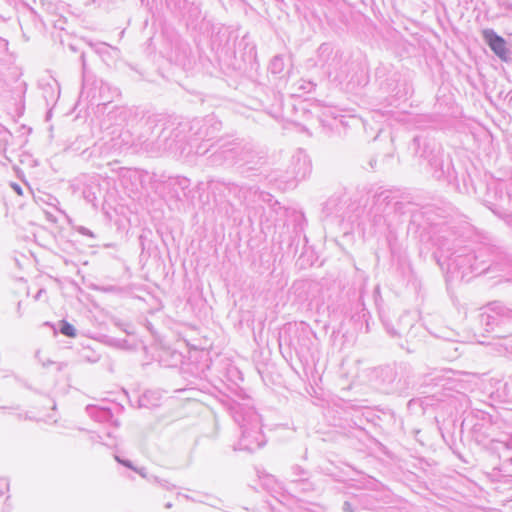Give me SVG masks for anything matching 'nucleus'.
<instances>
[{
	"instance_id": "nucleus-1",
	"label": "nucleus",
	"mask_w": 512,
	"mask_h": 512,
	"mask_svg": "<svg viewBox=\"0 0 512 512\" xmlns=\"http://www.w3.org/2000/svg\"><path fill=\"white\" fill-rule=\"evenodd\" d=\"M222 129V122L213 114L195 118L190 122H180L176 118L160 115L149 116L138 136V144L147 153H182L187 143V132L196 139L211 141Z\"/></svg>"
},
{
	"instance_id": "nucleus-2",
	"label": "nucleus",
	"mask_w": 512,
	"mask_h": 512,
	"mask_svg": "<svg viewBox=\"0 0 512 512\" xmlns=\"http://www.w3.org/2000/svg\"><path fill=\"white\" fill-rule=\"evenodd\" d=\"M430 211V208L400 201L394 191L380 188L372 195L367 218L374 233H385L392 232L401 218L408 215V231L417 233L428 231L426 217L429 218Z\"/></svg>"
},
{
	"instance_id": "nucleus-3",
	"label": "nucleus",
	"mask_w": 512,
	"mask_h": 512,
	"mask_svg": "<svg viewBox=\"0 0 512 512\" xmlns=\"http://www.w3.org/2000/svg\"><path fill=\"white\" fill-rule=\"evenodd\" d=\"M421 386L424 387V403L436 406L447 414L466 413L470 405L468 396L461 391L464 384L449 377L442 372H433L423 378Z\"/></svg>"
},
{
	"instance_id": "nucleus-4",
	"label": "nucleus",
	"mask_w": 512,
	"mask_h": 512,
	"mask_svg": "<svg viewBox=\"0 0 512 512\" xmlns=\"http://www.w3.org/2000/svg\"><path fill=\"white\" fill-rule=\"evenodd\" d=\"M409 149L413 151L418 159L419 165L427 163L432 176L437 180H446L451 183L457 179L452 159L445 154L439 144L426 136H415L410 143Z\"/></svg>"
},
{
	"instance_id": "nucleus-5",
	"label": "nucleus",
	"mask_w": 512,
	"mask_h": 512,
	"mask_svg": "<svg viewBox=\"0 0 512 512\" xmlns=\"http://www.w3.org/2000/svg\"><path fill=\"white\" fill-rule=\"evenodd\" d=\"M230 411L241 432L239 441L234 449L253 453L263 447L266 444V439L262 433L260 415L254 407L235 402L231 405Z\"/></svg>"
},
{
	"instance_id": "nucleus-6",
	"label": "nucleus",
	"mask_w": 512,
	"mask_h": 512,
	"mask_svg": "<svg viewBox=\"0 0 512 512\" xmlns=\"http://www.w3.org/2000/svg\"><path fill=\"white\" fill-rule=\"evenodd\" d=\"M370 378L375 386L385 394L408 396L415 383L412 366L407 362L381 365L371 370Z\"/></svg>"
},
{
	"instance_id": "nucleus-7",
	"label": "nucleus",
	"mask_w": 512,
	"mask_h": 512,
	"mask_svg": "<svg viewBox=\"0 0 512 512\" xmlns=\"http://www.w3.org/2000/svg\"><path fill=\"white\" fill-rule=\"evenodd\" d=\"M457 239H453L452 242L445 235H441L438 238L439 241V252L437 262L439 265L446 264L447 270L450 273L459 272L461 277H465L469 273L480 275L486 272L489 268L486 261H479V256L474 251H467L466 249L454 250L450 244L454 246V242Z\"/></svg>"
},
{
	"instance_id": "nucleus-8",
	"label": "nucleus",
	"mask_w": 512,
	"mask_h": 512,
	"mask_svg": "<svg viewBox=\"0 0 512 512\" xmlns=\"http://www.w3.org/2000/svg\"><path fill=\"white\" fill-rule=\"evenodd\" d=\"M375 79L383 93L388 94L389 105L397 106L412 93L411 85L392 64L381 63L375 69Z\"/></svg>"
},
{
	"instance_id": "nucleus-9",
	"label": "nucleus",
	"mask_w": 512,
	"mask_h": 512,
	"mask_svg": "<svg viewBox=\"0 0 512 512\" xmlns=\"http://www.w3.org/2000/svg\"><path fill=\"white\" fill-rule=\"evenodd\" d=\"M209 152L211 153L207 156V164L212 167L233 166L237 164V157L241 153L237 150L235 139L224 138H219L209 146L199 144L195 149L197 155H206Z\"/></svg>"
},
{
	"instance_id": "nucleus-10",
	"label": "nucleus",
	"mask_w": 512,
	"mask_h": 512,
	"mask_svg": "<svg viewBox=\"0 0 512 512\" xmlns=\"http://www.w3.org/2000/svg\"><path fill=\"white\" fill-rule=\"evenodd\" d=\"M367 212L365 208L362 209L361 213L358 209H354L353 205H348V198L345 195L334 194L324 204L322 213L325 217H335L340 221H347L349 223L357 222L358 225H365L369 223L367 218Z\"/></svg>"
},
{
	"instance_id": "nucleus-11",
	"label": "nucleus",
	"mask_w": 512,
	"mask_h": 512,
	"mask_svg": "<svg viewBox=\"0 0 512 512\" xmlns=\"http://www.w3.org/2000/svg\"><path fill=\"white\" fill-rule=\"evenodd\" d=\"M210 188L213 193L224 196L228 201L233 199L245 206H250L259 196L258 188L254 185H238L224 180H212Z\"/></svg>"
},
{
	"instance_id": "nucleus-12",
	"label": "nucleus",
	"mask_w": 512,
	"mask_h": 512,
	"mask_svg": "<svg viewBox=\"0 0 512 512\" xmlns=\"http://www.w3.org/2000/svg\"><path fill=\"white\" fill-rule=\"evenodd\" d=\"M512 319V308H508L501 301L490 302L479 315L481 326L488 333H500V326Z\"/></svg>"
},
{
	"instance_id": "nucleus-13",
	"label": "nucleus",
	"mask_w": 512,
	"mask_h": 512,
	"mask_svg": "<svg viewBox=\"0 0 512 512\" xmlns=\"http://www.w3.org/2000/svg\"><path fill=\"white\" fill-rule=\"evenodd\" d=\"M311 330L308 325L304 323L289 324L284 329L283 335L280 336V346L282 342L287 344L293 349L296 354H302L309 350Z\"/></svg>"
},
{
	"instance_id": "nucleus-14",
	"label": "nucleus",
	"mask_w": 512,
	"mask_h": 512,
	"mask_svg": "<svg viewBox=\"0 0 512 512\" xmlns=\"http://www.w3.org/2000/svg\"><path fill=\"white\" fill-rule=\"evenodd\" d=\"M181 19L185 22L188 29L202 34L210 30V21L206 18V13L202 11L201 4L192 1L187 7Z\"/></svg>"
},
{
	"instance_id": "nucleus-15",
	"label": "nucleus",
	"mask_w": 512,
	"mask_h": 512,
	"mask_svg": "<svg viewBox=\"0 0 512 512\" xmlns=\"http://www.w3.org/2000/svg\"><path fill=\"white\" fill-rule=\"evenodd\" d=\"M311 170L312 165L309 156L304 150L298 149L290 159L285 179L287 182L293 181L294 183L305 179L311 173Z\"/></svg>"
},
{
	"instance_id": "nucleus-16",
	"label": "nucleus",
	"mask_w": 512,
	"mask_h": 512,
	"mask_svg": "<svg viewBox=\"0 0 512 512\" xmlns=\"http://www.w3.org/2000/svg\"><path fill=\"white\" fill-rule=\"evenodd\" d=\"M482 38L491 51L502 61L508 62L512 59V52L507 47L506 40L498 35L493 29L487 28L482 31Z\"/></svg>"
},
{
	"instance_id": "nucleus-17",
	"label": "nucleus",
	"mask_w": 512,
	"mask_h": 512,
	"mask_svg": "<svg viewBox=\"0 0 512 512\" xmlns=\"http://www.w3.org/2000/svg\"><path fill=\"white\" fill-rule=\"evenodd\" d=\"M318 62L327 69L329 74L336 70L340 64L341 54L339 50L334 51L330 43H322L317 50Z\"/></svg>"
},
{
	"instance_id": "nucleus-18",
	"label": "nucleus",
	"mask_w": 512,
	"mask_h": 512,
	"mask_svg": "<svg viewBox=\"0 0 512 512\" xmlns=\"http://www.w3.org/2000/svg\"><path fill=\"white\" fill-rule=\"evenodd\" d=\"M491 396L503 403H512V376L503 379H492Z\"/></svg>"
},
{
	"instance_id": "nucleus-19",
	"label": "nucleus",
	"mask_w": 512,
	"mask_h": 512,
	"mask_svg": "<svg viewBox=\"0 0 512 512\" xmlns=\"http://www.w3.org/2000/svg\"><path fill=\"white\" fill-rule=\"evenodd\" d=\"M86 412L89 417L99 423H111L114 426L118 427L119 422L114 418L113 413L110 408L97 406V405H87Z\"/></svg>"
},
{
	"instance_id": "nucleus-20",
	"label": "nucleus",
	"mask_w": 512,
	"mask_h": 512,
	"mask_svg": "<svg viewBox=\"0 0 512 512\" xmlns=\"http://www.w3.org/2000/svg\"><path fill=\"white\" fill-rule=\"evenodd\" d=\"M412 317L409 313H404L400 318L398 322V328L395 329L390 323L383 320V324L385 326L386 331L392 336V337H398L402 336L403 334H408L410 332V329L414 328V325L412 324Z\"/></svg>"
},
{
	"instance_id": "nucleus-21",
	"label": "nucleus",
	"mask_w": 512,
	"mask_h": 512,
	"mask_svg": "<svg viewBox=\"0 0 512 512\" xmlns=\"http://www.w3.org/2000/svg\"><path fill=\"white\" fill-rule=\"evenodd\" d=\"M424 208H430L432 211L429 213V218L426 217L428 230L437 229L436 232H445L444 229L447 226V223L444 221L445 216L443 215V210L437 208L433 205L424 206Z\"/></svg>"
},
{
	"instance_id": "nucleus-22",
	"label": "nucleus",
	"mask_w": 512,
	"mask_h": 512,
	"mask_svg": "<svg viewBox=\"0 0 512 512\" xmlns=\"http://www.w3.org/2000/svg\"><path fill=\"white\" fill-rule=\"evenodd\" d=\"M497 341L493 344L495 350L500 355H511L512 356V334L504 336L501 333H496L493 336Z\"/></svg>"
},
{
	"instance_id": "nucleus-23",
	"label": "nucleus",
	"mask_w": 512,
	"mask_h": 512,
	"mask_svg": "<svg viewBox=\"0 0 512 512\" xmlns=\"http://www.w3.org/2000/svg\"><path fill=\"white\" fill-rule=\"evenodd\" d=\"M190 3L188 0H165L167 9L178 17L183 16Z\"/></svg>"
},
{
	"instance_id": "nucleus-24",
	"label": "nucleus",
	"mask_w": 512,
	"mask_h": 512,
	"mask_svg": "<svg viewBox=\"0 0 512 512\" xmlns=\"http://www.w3.org/2000/svg\"><path fill=\"white\" fill-rule=\"evenodd\" d=\"M235 145H237V150L241 151L239 156L237 157V164H248L251 162L253 158V151L246 144L242 143L238 139H235Z\"/></svg>"
},
{
	"instance_id": "nucleus-25",
	"label": "nucleus",
	"mask_w": 512,
	"mask_h": 512,
	"mask_svg": "<svg viewBox=\"0 0 512 512\" xmlns=\"http://www.w3.org/2000/svg\"><path fill=\"white\" fill-rule=\"evenodd\" d=\"M308 471L302 468L299 465H293L291 467V474H290V485L294 486L300 483L301 481L308 478Z\"/></svg>"
},
{
	"instance_id": "nucleus-26",
	"label": "nucleus",
	"mask_w": 512,
	"mask_h": 512,
	"mask_svg": "<svg viewBox=\"0 0 512 512\" xmlns=\"http://www.w3.org/2000/svg\"><path fill=\"white\" fill-rule=\"evenodd\" d=\"M498 470L505 476L512 477V455H504L500 457Z\"/></svg>"
},
{
	"instance_id": "nucleus-27",
	"label": "nucleus",
	"mask_w": 512,
	"mask_h": 512,
	"mask_svg": "<svg viewBox=\"0 0 512 512\" xmlns=\"http://www.w3.org/2000/svg\"><path fill=\"white\" fill-rule=\"evenodd\" d=\"M285 68V63H284V59L281 55H276L274 56L271 61H270V64H269V71L272 73V74H280L283 72Z\"/></svg>"
},
{
	"instance_id": "nucleus-28",
	"label": "nucleus",
	"mask_w": 512,
	"mask_h": 512,
	"mask_svg": "<svg viewBox=\"0 0 512 512\" xmlns=\"http://www.w3.org/2000/svg\"><path fill=\"white\" fill-rule=\"evenodd\" d=\"M105 344H107L110 347L122 349V350H129L131 349L130 344L126 339H119L115 337H106Z\"/></svg>"
},
{
	"instance_id": "nucleus-29",
	"label": "nucleus",
	"mask_w": 512,
	"mask_h": 512,
	"mask_svg": "<svg viewBox=\"0 0 512 512\" xmlns=\"http://www.w3.org/2000/svg\"><path fill=\"white\" fill-rule=\"evenodd\" d=\"M59 331L62 335L74 338L77 335L75 327L66 320L59 321Z\"/></svg>"
},
{
	"instance_id": "nucleus-30",
	"label": "nucleus",
	"mask_w": 512,
	"mask_h": 512,
	"mask_svg": "<svg viewBox=\"0 0 512 512\" xmlns=\"http://www.w3.org/2000/svg\"><path fill=\"white\" fill-rule=\"evenodd\" d=\"M173 185L178 186L183 192V195H187L186 190H188L190 186V180L186 177H176L173 179Z\"/></svg>"
},
{
	"instance_id": "nucleus-31",
	"label": "nucleus",
	"mask_w": 512,
	"mask_h": 512,
	"mask_svg": "<svg viewBox=\"0 0 512 512\" xmlns=\"http://www.w3.org/2000/svg\"><path fill=\"white\" fill-rule=\"evenodd\" d=\"M470 413L478 420H481L486 423L492 422V416L486 411H483L481 409H473Z\"/></svg>"
},
{
	"instance_id": "nucleus-32",
	"label": "nucleus",
	"mask_w": 512,
	"mask_h": 512,
	"mask_svg": "<svg viewBox=\"0 0 512 512\" xmlns=\"http://www.w3.org/2000/svg\"><path fill=\"white\" fill-rule=\"evenodd\" d=\"M11 136V133L4 126L0 125V150L5 149Z\"/></svg>"
},
{
	"instance_id": "nucleus-33",
	"label": "nucleus",
	"mask_w": 512,
	"mask_h": 512,
	"mask_svg": "<svg viewBox=\"0 0 512 512\" xmlns=\"http://www.w3.org/2000/svg\"><path fill=\"white\" fill-rule=\"evenodd\" d=\"M83 197L85 198V200L87 202L93 204L94 206L96 205L97 195L92 190V188L85 187L84 190H83Z\"/></svg>"
},
{
	"instance_id": "nucleus-34",
	"label": "nucleus",
	"mask_w": 512,
	"mask_h": 512,
	"mask_svg": "<svg viewBox=\"0 0 512 512\" xmlns=\"http://www.w3.org/2000/svg\"><path fill=\"white\" fill-rule=\"evenodd\" d=\"M298 488H300L303 492H308V491L313 490V485L307 478V479L301 481L300 483H298L297 485H294L293 487H291V489H293V490H297Z\"/></svg>"
},
{
	"instance_id": "nucleus-35",
	"label": "nucleus",
	"mask_w": 512,
	"mask_h": 512,
	"mask_svg": "<svg viewBox=\"0 0 512 512\" xmlns=\"http://www.w3.org/2000/svg\"><path fill=\"white\" fill-rule=\"evenodd\" d=\"M114 458L117 461V463H119V464L123 465L124 467L134 471L135 466L133 465L131 460L124 459V458L120 457L119 455H115Z\"/></svg>"
},
{
	"instance_id": "nucleus-36",
	"label": "nucleus",
	"mask_w": 512,
	"mask_h": 512,
	"mask_svg": "<svg viewBox=\"0 0 512 512\" xmlns=\"http://www.w3.org/2000/svg\"><path fill=\"white\" fill-rule=\"evenodd\" d=\"M9 490V481L6 478H0V497Z\"/></svg>"
},
{
	"instance_id": "nucleus-37",
	"label": "nucleus",
	"mask_w": 512,
	"mask_h": 512,
	"mask_svg": "<svg viewBox=\"0 0 512 512\" xmlns=\"http://www.w3.org/2000/svg\"><path fill=\"white\" fill-rule=\"evenodd\" d=\"M350 121H355V118H353V117H345V116H340V118H339V123L343 127L350 126Z\"/></svg>"
},
{
	"instance_id": "nucleus-38",
	"label": "nucleus",
	"mask_w": 512,
	"mask_h": 512,
	"mask_svg": "<svg viewBox=\"0 0 512 512\" xmlns=\"http://www.w3.org/2000/svg\"><path fill=\"white\" fill-rule=\"evenodd\" d=\"M77 230H78V232H79L80 234H82V235H84V236L94 237L93 232H92L90 229H88V228H86V227H84V226H80V227H78V229H77Z\"/></svg>"
},
{
	"instance_id": "nucleus-39",
	"label": "nucleus",
	"mask_w": 512,
	"mask_h": 512,
	"mask_svg": "<svg viewBox=\"0 0 512 512\" xmlns=\"http://www.w3.org/2000/svg\"><path fill=\"white\" fill-rule=\"evenodd\" d=\"M159 486H161L163 489H166L169 491L175 489V487H176L174 484H171L169 481H167L165 479H162Z\"/></svg>"
},
{
	"instance_id": "nucleus-40",
	"label": "nucleus",
	"mask_w": 512,
	"mask_h": 512,
	"mask_svg": "<svg viewBox=\"0 0 512 512\" xmlns=\"http://www.w3.org/2000/svg\"><path fill=\"white\" fill-rule=\"evenodd\" d=\"M316 84L312 81H304V84L301 85V88L306 90V92H311L315 88Z\"/></svg>"
},
{
	"instance_id": "nucleus-41",
	"label": "nucleus",
	"mask_w": 512,
	"mask_h": 512,
	"mask_svg": "<svg viewBox=\"0 0 512 512\" xmlns=\"http://www.w3.org/2000/svg\"><path fill=\"white\" fill-rule=\"evenodd\" d=\"M10 186L13 189V191L15 193H17L18 195H22L23 194V189H22V187L18 183L12 182Z\"/></svg>"
},
{
	"instance_id": "nucleus-42",
	"label": "nucleus",
	"mask_w": 512,
	"mask_h": 512,
	"mask_svg": "<svg viewBox=\"0 0 512 512\" xmlns=\"http://www.w3.org/2000/svg\"><path fill=\"white\" fill-rule=\"evenodd\" d=\"M134 471H135L136 473H138V474H139L141 477H143V478H146V479H148V478H149V476H148V474H147V471H146V468H144V467H141V468H137V467H135Z\"/></svg>"
},
{
	"instance_id": "nucleus-43",
	"label": "nucleus",
	"mask_w": 512,
	"mask_h": 512,
	"mask_svg": "<svg viewBox=\"0 0 512 512\" xmlns=\"http://www.w3.org/2000/svg\"><path fill=\"white\" fill-rule=\"evenodd\" d=\"M343 511H344V512H354V511H353V508H352V505H351V503H350V502L345 501V502L343 503Z\"/></svg>"
},
{
	"instance_id": "nucleus-44",
	"label": "nucleus",
	"mask_w": 512,
	"mask_h": 512,
	"mask_svg": "<svg viewBox=\"0 0 512 512\" xmlns=\"http://www.w3.org/2000/svg\"><path fill=\"white\" fill-rule=\"evenodd\" d=\"M148 480L153 481V482L157 483L158 485H160V482L162 481L161 478H159L158 476H154V475L149 476Z\"/></svg>"
},
{
	"instance_id": "nucleus-45",
	"label": "nucleus",
	"mask_w": 512,
	"mask_h": 512,
	"mask_svg": "<svg viewBox=\"0 0 512 512\" xmlns=\"http://www.w3.org/2000/svg\"><path fill=\"white\" fill-rule=\"evenodd\" d=\"M8 46V41L0 37V48L6 49Z\"/></svg>"
},
{
	"instance_id": "nucleus-46",
	"label": "nucleus",
	"mask_w": 512,
	"mask_h": 512,
	"mask_svg": "<svg viewBox=\"0 0 512 512\" xmlns=\"http://www.w3.org/2000/svg\"><path fill=\"white\" fill-rule=\"evenodd\" d=\"M80 58H81V61H82V66H83V75H85V68H86L85 54H84V53H82ZM84 77H85V76H83V78H84Z\"/></svg>"
},
{
	"instance_id": "nucleus-47",
	"label": "nucleus",
	"mask_w": 512,
	"mask_h": 512,
	"mask_svg": "<svg viewBox=\"0 0 512 512\" xmlns=\"http://www.w3.org/2000/svg\"><path fill=\"white\" fill-rule=\"evenodd\" d=\"M376 164H377V160L375 158H371L369 161L370 168L374 170L376 168Z\"/></svg>"
},
{
	"instance_id": "nucleus-48",
	"label": "nucleus",
	"mask_w": 512,
	"mask_h": 512,
	"mask_svg": "<svg viewBox=\"0 0 512 512\" xmlns=\"http://www.w3.org/2000/svg\"><path fill=\"white\" fill-rule=\"evenodd\" d=\"M91 440L93 442H102V437L100 435H92Z\"/></svg>"
},
{
	"instance_id": "nucleus-49",
	"label": "nucleus",
	"mask_w": 512,
	"mask_h": 512,
	"mask_svg": "<svg viewBox=\"0 0 512 512\" xmlns=\"http://www.w3.org/2000/svg\"><path fill=\"white\" fill-rule=\"evenodd\" d=\"M182 496H183L185 499L190 500V501H194V502H203L202 500H200V499H199V500L194 499L193 497H191V496H189V495H187V494H183Z\"/></svg>"
},
{
	"instance_id": "nucleus-50",
	"label": "nucleus",
	"mask_w": 512,
	"mask_h": 512,
	"mask_svg": "<svg viewBox=\"0 0 512 512\" xmlns=\"http://www.w3.org/2000/svg\"><path fill=\"white\" fill-rule=\"evenodd\" d=\"M506 223L512 227V214H508L505 219Z\"/></svg>"
},
{
	"instance_id": "nucleus-51",
	"label": "nucleus",
	"mask_w": 512,
	"mask_h": 512,
	"mask_svg": "<svg viewBox=\"0 0 512 512\" xmlns=\"http://www.w3.org/2000/svg\"><path fill=\"white\" fill-rule=\"evenodd\" d=\"M44 292H45V290H44V289H40V290L36 293V295L34 296V299H35L36 301H37V300H39V299H40V297H41V295H42V293H44Z\"/></svg>"
},
{
	"instance_id": "nucleus-52",
	"label": "nucleus",
	"mask_w": 512,
	"mask_h": 512,
	"mask_svg": "<svg viewBox=\"0 0 512 512\" xmlns=\"http://www.w3.org/2000/svg\"><path fill=\"white\" fill-rule=\"evenodd\" d=\"M145 400H146V394H144V395L139 399L140 406H146Z\"/></svg>"
},
{
	"instance_id": "nucleus-53",
	"label": "nucleus",
	"mask_w": 512,
	"mask_h": 512,
	"mask_svg": "<svg viewBox=\"0 0 512 512\" xmlns=\"http://www.w3.org/2000/svg\"><path fill=\"white\" fill-rule=\"evenodd\" d=\"M93 152H89L88 149L84 150L82 152V155L85 156L86 158L90 157L92 155Z\"/></svg>"
},
{
	"instance_id": "nucleus-54",
	"label": "nucleus",
	"mask_w": 512,
	"mask_h": 512,
	"mask_svg": "<svg viewBox=\"0 0 512 512\" xmlns=\"http://www.w3.org/2000/svg\"><path fill=\"white\" fill-rule=\"evenodd\" d=\"M47 92H48V90H47V89H44V98H45V99H46V101L48 102Z\"/></svg>"
},
{
	"instance_id": "nucleus-55",
	"label": "nucleus",
	"mask_w": 512,
	"mask_h": 512,
	"mask_svg": "<svg viewBox=\"0 0 512 512\" xmlns=\"http://www.w3.org/2000/svg\"><path fill=\"white\" fill-rule=\"evenodd\" d=\"M171 507H172V503L168 502V503L165 504V508L169 509Z\"/></svg>"
},
{
	"instance_id": "nucleus-56",
	"label": "nucleus",
	"mask_w": 512,
	"mask_h": 512,
	"mask_svg": "<svg viewBox=\"0 0 512 512\" xmlns=\"http://www.w3.org/2000/svg\"><path fill=\"white\" fill-rule=\"evenodd\" d=\"M50 99H51V100H54V99H55V95H54V92H53V91H51Z\"/></svg>"
},
{
	"instance_id": "nucleus-57",
	"label": "nucleus",
	"mask_w": 512,
	"mask_h": 512,
	"mask_svg": "<svg viewBox=\"0 0 512 512\" xmlns=\"http://www.w3.org/2000/svg\"><path fill=\"white\" fill-rule=\"evenodd\" d=\"M17 310H18V312H20V310H21V302H18V304H17Z\"/></svg>"
}]
</instances>
